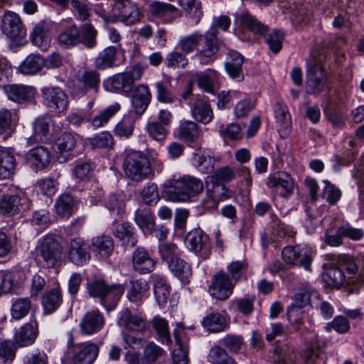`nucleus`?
I'll use <instances>...</instances> for the list:
<instances>
[{"mask_svg": "<svg viewBox=\"0 0 364 364\" xmlns=\"http://www.w3.org/2000/svg\"><path fill=\"white\" fill-rule=\"evenodd\" d=\"M149 284L144 279L131 280L127 292V298L136 306H140L149 296Z\"/></svg>", "mask_w": 364, "mask_h": 364, "instance_id": "412c9836", "label": "nucleus"}, {"mask_svg": "<svg viewBox=\"0 0 364 364\" xmlns=\"http://www.w3.org/2000/svg\"><path fill=\"white\" fill-rule=\"evenodd\" d=\"M217 33L215 28H210L205 33H200L198 48L193 57L200 65H208L216 60L220 47Z\"/></svg>", "mask_w": 364, "mask_h": 364, "instance_id": "20e7f679", "label": "nucleus"}, {"mask_svg": "<svg viewBox=\"0 0 364 364\" xmlns=\"http://www.w3.org/2000/svg\"><path fill=\"white\" fill-rule=\"evenodd\" d=\"M98 353L99 345L87 342L70 345L66 356L73 364H92Z\"/></svg>", "mask_w": 364, "mask_h": 364, "instance_id": "1a4fd4ad", "label": "nucleus"}, {"mask_svg": "<svg viewBox=\"0 0 364 364\" xmlns=\"http://www.w3.org/2000/svg\"><path fill=\"white\" fill-rule=\"evenodd\" d=\"M121 49V45L110 46L100 51L95 60L97 69L104 70L112 68L116 64L117 52Z\"/></svg>", "mask_w": 364, "mask_h": 364, "instance_id": "c85d7f7f", "label": "nucleus"}, {"mask_svg": "<svg viewBox=\"0 0 364 364\" xmlns=\"http://www.w3.org/2000/svg\"><path fill=\"white\" fill-rule=\"evenodd\" d=\"M282 255L286 263L299 265L306 270H311L312 251L310 247L306 245L287 246L284 247Z\"/></svg>", "mask_w": 364, "mask_h": 364, "instance_id": "9d476101", "label": "nucleus"}, {"mask_svg": "<svg viewBox=\"0 0 364 364\" xmlns=\"http://www.w3.org/2000/svg\"><path fill=\"white\" fill-rule=\"evenodd\" d=\"M185 242L188 248L203 259H207L211 253L209 237L200 228H194L186 235Z\"/></svg>", "mask_w": 364, "mask_h": 364, "instance_id": "9b49d317", "label": "nucleus"}, {"mask_svg": "<svg viewBox=\"0 0 364 364\" xmlns=\"http://www.w3.org/2000/svg\"><path fill=\"white\" fill-rule=\"evenodd\" d=\"M77 82L79 85L76 89V94L84 95L89 90L97 93L100 85V75L95 70H85L78 75Z\"/></svg>", "mask_w": 364, "mask_h": 364, "instance_id": "aec40b11", "label": "nucleus"}, {"mask_svg": "<svg viewBox=\"0 0 364 364\" xmlns=\"http://www.w3.org/2000/svg\"><path fill=\"white\" fill-rule=\"evenodd\" d=\"M202 326L209 332L218 333L228 327L226 318L220 312H212L203 318Z\"/></svg>", "mask_w": 364, "mask_h": 364, "instance_id": "f704fd0d", "label": "nucleus"}, {"mask_svg": "<svg viewBox=\"0 0 364 364\" xmlns=\"http://www.w3.org/2000/svg\"><path fill=\"white\" fill-rule=\"evenodd\" d=\"M47 29L43 23L36 24L31 33L32 43L43 50H47L49 45V38L47 36Z\"/></svg>", "mask_w": 364, "mask_h": 364, "instance_id": "864d4df0", "label": "nucleus"}, {"mask_svg": "<svg viewBox=\"0 0 364 364\" xmlns=\"http://www.w3.org/2000/svg\"><path fill=\"white\" fill-rule=\"evenodd\" d=\"M77 140L75 136L69 132L63 133L55 144V148L57 153L69 156L76 146ZM64 156V161H65Z\"/></svg>", "mask_w": 364, "mask_h": 364, "instance_id": "49530a36", "label": "nucleus"}, {"mask_svg": "<svg viewBox=\"0 0 364 364\" xmlns=\"http://www.w3.org/2000/svg\"><path fill=\"white\" fill-rule=\"evenodd\" d=\"M116 238L122 242V245L126 247H133L137 243V237L134 227L127 222L119 224L114 232Z\"/></svg>", "mask_w": 364, "mask_h": 364, "instance_id": "7c9ffc66", "label": "nucleus"}, {"mask_svg": "<svg viewBox=\"0 0 364 364\" xmlns=\"http://www.w3.org/2000/svg\"><path fill=\"white\" fill-rule=\"evenodd\" d=\"M169 270L183 284L189 283L192 275V269L189 264L182 259L180 256L168 264Z\"/></svg>", "mask_w": 364, "mask_h": 364, "instance_id": "c9c22d12", "label": "nucleus"}, {"mask_svg": "<svg viewBox=\"0 0 364 364\" xmlns=\"http://www.w3.org/2000/svg\"><path fill=\"white\" fill-rule=\"evenodd\" d=\"M186 16L198 23L203 16L202 4L199 0H178Z\"/></svg>", "mask_w": 364, "mask_h": 364, "instance_id": "603ef678", "label": "nucleus"}, {"mask_svg": "<svg viewBox=\"0 0 364 364\" xmlns=\"http://www.w3.org/2000/svg\"><path fill=\"white\" fill-rule=\"evenodd\" d=\"M154 293L156 300L160 306H164L170 295V287L166 279L159 274L153 276Z\"/></svg>", "mask_w": 364, "mask_h": 364, "instance_id": "4c0bfd02", "label": "nucleus"}, {"mask_svg": "<svg viewBox=\"0 0 364 364\" xmlns=\"http://www.w3.org/2000/svg\"><path fill=\"white\" fill-rule=\"evenodd\" d=\"M62 294L60 289L54 288L46 293L43 297L42 305L44 311L50 314L55 311L62 303Z\"/></svg>", "mask_w": 364, "mask_h": 364, "instance_id": "c03bdc74", "label": "nucleus"}, {"mask_svg": "<svg viewBox=\"0 0 364 364\" xmlns=\"http://www.w3.org/2000/svg\"><path fill=\"white\" fill-rule=\"evenodd\" d=\"M58 45L63 49H70L80 44V30L75 25L61 31L57 39Z\"/></svg>", "mask_w": 364, "mask_h": 364, "instance_id": "473e14b6", "label": "nucleus"}, {"mask_svg": "<svg viewBox=\"0 0 364 364\" xmlns=\"http://www.w3.org/2000/svg\"><path fill=\"white\" fill-rule=\"evenodd\" d=\"M200 130L196 122L186 121L178 127V137L182 140L193 142L200 136Z\"/></svg>", "mask_w": 364, "mask_h": 364, "instance_id": "5fc2aeb1", "label": "nucleus"}, {"mask_svg": "<svg viewBox=\"0 0 364 364\" xmlns=\"http://www.w3.org/2000/svg\"><path fill=\"white\" fill-rule=\"evenodd\" d=\"M32 203L26 197L16 195H4L0 198V212L9 216L14 215L20 211L26 212L31 208Z\"/></svg>", "mask_w": 364, "mask_h": 364, "instance_id": "4468645a", "label": "nucleus"}, {"mask_svg": "<svg viewBox=\"0 0 364 364\" xmlns=\"http://www.w3.org/2000/svg\"><path fill=\"white\" fill-rule=\"evenodd\" d=\"M95 168V164L90 161H78L72 170V176L77 182L88 181Z\"/></svg>", "mask_w": 364, "mask_h": 364, "instance_id": "a18cd8bd", "label": "nucleus"}, {"mask_svg": "<svg viewBox=\"0 0 364 364\" xmlns=\"http://www.w3.org/2000/svg\"><path fill=\"white\" fill-rule=\"evenodd\" d=\"M16 161L14 153L9 149H0V179L9 178L15 171Z\"/></svg>", "mask_w": 364, "mask_h": 364, "instance_id": "2f4dec72", "label": "nucleus"}, {"mask_svg": "<svg viewBox=\"0 0 364 364\" xmlns=\"http://www.w3.org/2000/svg\"><path fill=\"white\" fill-rule=\"evenodd\" d=\"M90 245L93 252L101 258H107L110 256L114 248L112 237L105 235L93 237Z\"/></svg>", "mask_w": 364, "mask_h": 364, "instance_id": "c756f323", "label": "nucleus"}, {"mask_svg": "<svg viewBox=\"0 0 364 364\" xmlns=\"http://www.w3.org/2000/svg\"><path fill=\"white\" fill-rule=\"evenodd\" d=\"M208 360L212 364H233L235 360L227 353L225 349L215 346L209 351Z\"/></svg>", "mask_w": 364, "mask_h": 364, "instance_id": "0e129e2a", "label": "nucleus"}, {"mask_svg": "<svg viewBox=\"0 0 364 364\" xmlns=\"http://www.w3.org/2000/svg\"><path fill=\"white\" fill-rule=\"evenodd\" d=\"M43 103L52 111L63 112L68 105V97L58 87H43L41 89Z\"/></svg>", "mask_w": 364, "mask_h": 364, "instance_id": "ddd939ff", "label": "nucleus"}, {"mask_svg": "<svg viewBox=\"0 0 364 364\" xmlns=\"http://www.w3.org/2000/svg\"><path fill=\"white\" fill-rule=\"evenodd\" d=\"M105 324L103 314L99 309H92L87 311L80 323L81 334L92 336L100 331Z\"/></svg>", "mask_w": 364, "mask_h": 364, "instance_id": "2eb2a0df", "label": "nucleus"}, {"mask_svg": "<svg viewBox=\"0 0 364 364\" xmlns=\"http://www.w3.org/2000/svg\"><path fill=\"white\" fill-rule=\"evenodd\" d=\"M26 159L35 171L43 170L50 162V154L44 146L31 149L26 154Z\"/></svg>", "mask_w": 364, "mask_h": 364, "instance_id": "393cba45", "label": "nucleus"}, {"mask_svg": "<svg viewBox=\"0 0 364 364\" xmlns=\"http://www.w3.org/2000/svg\"><path fill=\"white\" fill-rule=\"evenodd\" d=\"M142 202L146 205H155L160 200L159 188L156 183H146L140 192Z\"/></svg>", "mask_w": 364, "mask_h": 364, "instance_id": "052dcab7", "label": "nucleus"}, {"mask_svg": "<svg viewBox=\"0 0 364 364\" xmlns=\"http://www.w3.org/2000/svg\"><path fill=\"white\" fill-rule=\"evenodd\" d=\"M243 63L244 58L239 52L231 50L228 53L225 68L229 76L237 82L244 80Z\"/></svg>", "mask_w": 364, "mask_h": 364, "instance_id": "b1692460", "label": "nucleus"}, {"mask_svg": "<svg viewBox=\"0 0 364 364\" xmlns=\"http://www.w3.org/2000/svg\"><path fill=\"white\" fill-rule=\"evenodd\" d=\"M148 14L151 18L159 19L164 23H171L182 16L176 6L160 1H154L149 5Z\"/></svg>", "mask_w": 364, "mask_h": 364, "instance_id": "f8f14e48", "label": "nucleus"}, {"mask_svg": "<svg viewBox=\"0 0 364 364\" xmlns=\"http://www.w3.org/2000/svg\"><path fill=\"white\" fill-rule=\"evenodd\" d=\"M45 63L44 58L39 55L31 54L21 63L19 70L25 75H33L39 72Z\"/></svg>", "mask_w": 364, "mask_h": 364, "instance_id": "de8ad7c7", "label": "nucleus"}, {"mask_svg": "<svg viewBox=\"0 0 364 364\" xmlns=\"http://www.w3.org/2000/svg\"><path fill=\"white\" fill-rule=\"evenodd\" d=\"M63 257L61 245L52 236L47 235L35 248L36 261L45 268H53Z\"/></svg>", "mask_w": 364, "mask_h": 364, "instance_id": "7ed1b4c3", "label": "nucleus"}, {"mask_svg": "<svg viewBox=\"0 0 364 364\" xmlns=\"http://www.w3.org/2000/svg\"><path fill=\"white\" fill-rule=\"evenodd\" d=\"M267 186L274 188L282 198H288L294 190V181L287 172H277L269 176L267 181Z\"/></svg>", "mask_w": 364, "mask_h": 364, "instance_id": "f3484780", "label": "nucleus"}, {"mask_svg": "<svg viewBox=\"0 0 364 364\" xmlns=\"http://www.w3.org/2000/svg\"><path fill=\"white\" fill-rule=\"evenodd\" d=\"M164 64L168 68H185L188 64V59L183 52L175 48L166 55Z\"/></svg>", "mask_w": 364, "mask_h": 364, "instance_id": "bf43d9fd", "label": "nucleus"}, {"mask_svg": "<svg viewBox=\"0 0 364 364\" xmlns=\"http://www.w3.org/2000/svg\"><path fill=\"white\" fill-rule=\"evenodd\" d=\"M270 358L272 364H293L296 356L291 347L283 345L275 347Z\"/></svg>", "mask_w": 364, "mask_h": 364, "instance_id": "79ce46f5", "label": "nucleus"}, {"mask_svg": "<svg viewBox=\"0 0 364 364\" xmlns=\"http://www.w3.org/2000/svg\"><path fill=\"white\" fill-rule=\"evenodd\" d=\"M117 323L130 331L143 332L146 328L145 319L137 314H134L129 309L119 312Z\"/></svg>", "mask_w": 364, "mask_h": 364, "instance_id": "4be33fe9", "label": "nucleus"}, {"mask_svg": "<svg viewBox=\"0 0 364 364\" xmlns=\"http://www.w3.org/2000/svg\"><path fill=\"white\" fill-rule=\"evenodd\" d=\"M306 92L309 95H318L326 86L327 74L321 63L313 59L307 64Z\"/></svg>", "mask_w": 364, "mask_h": 364, "instance_id": "0eeeda50", "label": "nucleus"}, {"mask_svg": "<svg viewBox=\"0 0 364 364\" xmlns=\"http://www.w3.org/2000/svg\"><path fill=\"white\" fill-rule=\"evenodd\" d=\"M121 109V105L118 102H115L102 112H99L95 117H92V114L91 113V125L95 129H98L105 127L109 119L114 116Z\"/></svg>", "mask_w": 364, "mask_h": 364, "instance_id": "58836bf2", "label": "nucleus"}, {"mask_svg": "<svg viewBox=\"0 0 364 364\" xmlns=\"http://www.w3.org/2000/svg\"><path fill=\"white\" fill-rule=\"evenodd\" d=\"M112 11V15L106 21H121L127 25L134 24L139 21V9L131 0H115Z\"/></svg>", "mask_w": 364, "mask_h": 364, "instance_id": "423d86ee", "label": "nucleus"}, {"mask_svg": "<svg viewBox=\"0 0 364 364\" xmlns=\"http://www.w3.org/2000/svg\"><path fill=\"white\" fill-rule=\"evenodd\" d=\"M31 300L26 298L16 299L12 304L11 314L13 318L16 320L25 317L31 309Z\"/></svg>", "mask_w": 364, "mask_h": 364, "instance_id": "e2e57ef3", "label": "nucleus"}, {"mask_svg": "<svg viewBox=\"0 0 364 364\" xmlns=\"http://www.w3.org/2000/svg\"><path fill=\"white\" fill-rule=\"evenodd\" d=\"M166 355V351L154 341L146 342L143 346V360L147 364H156Z\"/></svg>", "mask_w": 364, "mask_h": 364, "instance_id": "ea45409f", "label": "nucleus"}, {"mask_svg": "<svg viewBox=\"0 0 364 364\" xmlns=\"http://www.w3.org/2000/svg\"><path fill=\"white\" fill-rule=\"evenodd\" d=\"M55 209L58 216L69 218L76 209V202L70 194L63 193L57 198Z\"/></svg>", "mask_w": 364, "mask_h": 364, "instance_id": "72a5a7b5", "label": "nucleus"}, {"mask_svg": "<svg viewBox=\"0 0 364 364\" xmlns=\"http://www.w3.org/2000/svg\"><path fill=\"white\" fill-rule=\"evenodd\" d=\"M235 284L227 272L220 270L211 277L208 292L210 296L218 301H225L233 293Z\"/></svg>", "mask_w": 364, "mask_h": 364, "instance_id": "6e6552de", "label": "nucleus"}, {"mask_svg": "<svg viewBox=\"0 0 364 364\" xmlns=\"http://www.w3.org/2000/svg\"><path fill=\"white\" fill-rule=\"evenodd\" d=\"M152 326L158 336L166 344L171 343V334L168 328V321L160 316H155L151 321Z\"/></svg>", "mask_w": 364, "mask_h": 364, "instance_id": "69168bd1", "label": "nucleus"}, {"mask_svg": "<svg viewBox=\"0 0 364 364\" xmlns=\"http://www.w3.org/2000/svg\"><path fill=\"white\" fill-rule=\"evenodd\" d=\"M2 31L13 40H21L26 34L20 17L12 11L6 12L1 21Z\"/></svg>", "mask_w": 364, "mask_h": 364, "instance_id": "dca6fc26", "label": "nucleus"}, {"mask_svg": "<svg viewBox=\"0 0 364 364\" xmlns=\"http://www.w3.org/2000/svg\"><path fill=\"white\" fill-rule=\"evenodd\" d=\"M51 119L48 117L37 118L33 122V134L27 139V144L31 146L35 143H44L48 139Z\"/></svg>", "mask_w": 364, "mask_h": 364, "instance_id": "a878e982", "label": "nucleus"}, {"mask_svg": "<svg viewBox=\"0 0 364 364\" xmlns=\"http://www.w3.org/2000/svg\"><path fill=\"white\" fill-rule=\"evenodd\" d=\"M248 263L246 260H237L230 262L227 266L228 274L236 284L247 270Z\"/></svg>", "mask_w": 364, "mask_h": 364, "instance_id": "338daca9", "label": "nucleus"}, {"mask_svg": "<svg viewBox=\"0 0 364 364\" xmlns=\"http://www.w3.org/2000/svg\"><path fill=\"white\" fill-rule=\"evenodd\" d=\"M87 292L90 297L99 299L107 311L113 310L124 292L120 284H109L103 279H95L87 284Z\"/></svg>", "mask_w": 364, "mask_h": 364, "instance_id": "f03ea898", "label": "nucleus"}, {"mask_svg": "<svg viewBox=\"0 0 364 364\" xmlns=\"http://www.w3.org/2000/svg\"><path fill=\"white\" fill-rule=\"evenodd\" d=\"M200 33V31H195L190 35L181 38L176 46V48L183 52L186 55L197 50Z\"/></svg>", "mask_w": 364, "mask_h": 364, "instance_id": "4d7b16f0", "label": "nucleus"}, {"mask_svg": "<svg viewBox=\"0 0 364 364\" xmlns=\"http://www.w3.org/2000/svg\"><path fill=\"white\" fill-rule=\"evenodd\" d=\"M156 261L151 257L148 250L143 247H137L132 255L133 269L139 274H148L154 271Z\"/></svg>", "mask_w": 364, "mask_h": 364, "instance_id": "6ab92c4d", "label": "nucleus"}, {"mask_svg": "<svg viewBox=\"0 0 364 364\" xmlns=\"http://www.w3.org/2000/svg\"><path fill=\"white\" fill-rule=\"evenodd\" d=\"M237 20L243 27L256 35H264L267 31V26L248 12L240 14Z\"/></svg>", "mask_w": 364, "mask_h": 364, "instance_id": "37998d69", "label": "nucleus"}, {"mask_svg": "<svg viewBox=\"0 0 364 364\" xmlns=\"http://www.w3.org/2000/svg\"><path fill=\"white\" fill-rule=\"evenodd\" d=\"M8 98L18 103L31 100L35 95V88L23 85H10L4 87Z\"/></svg>", "mask_w": 364, "mask_h": 364, "instance_id": "bb28decb", "label": "nucleus"}, {"mask_svg": "<svg viewBox=\"0 0 364 364\" xmlns=\"http://www.w3.org/2000/svg\"><path fill=\"white\" fill-rule=\"evenodd\" d=\"M191 115L197 122L204 124L210 123L213 118V111L210 103L205 99L198 97L190 105Z\"/></svg>", "mask_w": 364, "mask_h": 364, "instance_id": "5701e85b", "label": "nucleus"}, {"mask_svg": "<svg viewBox=\"0 0 364 364\" xmlns=\"http://www.w3.org/2000/svg\"><path fill=\"white\" fill-rule=\"evenodd\" d=\"M18 117L15 112L7 109L0 110V135L10 136L15 129Z\"/></svg>", "mask_w": 364, "mask_h": 364, "instance_id": "a19ab883", "label": "nucleus"}, {"mask_svg": "<svg viewBox=\"0 0 364 364\" xmlns=\"http://www.w3.org/2000/svg\"><path fill=\"white\" fill-rule=\"evenodd\" d=\"M204 189L201 180L185 176L174 182V184L169 187L167 194L173 201H186L191 197L195 196Z\"/></svg>", "mask_w": 364, "mask_h": 364, "instance_id": "39448f33", "label": "nucleus"}, {"mask_svg": "<svg viewBox=\"0 0 364 364\" xmlns=\"http://www.w3.org/2000/svg\"><path fill=\"white\" fill-rule=\"evenodd\" d=\"M277 124L279 127V131L283 130L287 134L290 128L291 120L287 105L282 102H277L274 107Z\"/></svg>", "mask_w": 364, "mask_h": 364, "instance_id": "3c124183", "label": "nucleus"}, {"mask_svg": "<svg viewBox=\"0 0 364 364\" xmlns=\"http://www.w3.org/2000/svg\"><path fill=\"white\" fill-rule=\"evenodd\" d=\"M134 220L137 225L146 232H152L156 225L153 214L146 209L136 210Z\"/></svg>", "mask_w": 364, "mask_h": 364, "instance_id": "6e6d98bb", "label": "nucleus"}, {"mask_svg": "<svg viewBox=\"0 0 364 364\" xmlns=\"http://www.w3.org/2000/svg\"><path fill=\"white\" fill-rule=\"evenodd\" d=\"M38 336V325L35 323H26L14 334V342L20 347L32 345Z\"/></svg>", "mask_w": 364, "mask_h": 364, "instance_id": "cd10ccee", "label": "nucleus"}, {"mask_svg": "<svg viewBox=\"0 0 364 364\" xmlns=\"http://www.w3.org/2000/svg\"><path fill=\"white\" fill-rule=\"evenodd\" d=\"M122 168L125 176L136 183L153 178L155 175L148 156L139 151H130L125 154Z\"/></svg>", "mask_w": 364, "mask_h": 364, "instance_id": "f257e3e1", "label": "nucleus"}, {"mask_svg": "<svg viewBox=\"0 0 364 364\" xmlns=\"http://www.w3.org/2000/svg\"><path fill=\"white\" fill-rule=\"evenodd\" d=\"M108 82L112 90L117 92L128 94L133 90L134 85L126 72L114 75L108 80Z\"/></svg>", "mask_w": 364, "mask_h": 364, "instance_id": "09e8293b", "label": "nucleus"}, {"mask_svg": "<svg viewBox=\"0 0 364 364\" xmlns=\"http://www.w3.org/2000/svg\"><path fill=\"white\" fill-rule=\"evenodd\" d=\"M219 73L213 69H208L196 74L197 85L208 93H214V85L217 82Z\"/></svg>", "mask_w": 364, "mask_h": 364, "instance_id": "e433bc0d", "label": "nucleus"}, {"mask_svg": "<svg viewBox=\"0 0 364 364\" xmlns=\"http://www.w3.org/2000/svg\"><path fill=\"white\" fill-rule=\"evenodd\" d=\"M314 291L312 288L303 287L297 289L292 298L291 304L301 309L311 304V298Z\"/></svg>", "mask_w": 364, "mask_h": 364, "instance_id": "774afa93", "label": "nucleus"}, {"mask_svg": "<svg viewBox=\"0 0 364 364\" xmlns=\"http://www.w3.org/2000/svg\"><path fill=\"white\" fill-rule=\"evenodd\" d=\"M89 248L90 245L84 239L81 237L72 239L68 245L69 259L78 266L85 264L90 259Z\"/></svg>", "mask_w": 364, "mask_h": 364, "instance_id": "a211bd4d", "label": "nucleus"}, {"mask_svg": "<svg viewBox=\"0 0 364 364\" xmlns=\"http://www.w3.org/2000/svg\"><path fill=\"white\" fill-rule=\"evenodd\" d=\"M16 343L11 340H4L0 343V363L11 364L15 359L17 351Z\"/></svg>", "mask_w": 364, "mask_h": 364, "instance_id": "13d9d810", "label": "nucleus"}, {"mask_svg": "<svg viewBox=\"0 0 364 364\" xmlns=\"http://www.w3.org/2000/svg\"><path fill=\"white\" fill-rule=\"evenodd\" d=\"M173 336L176 348L172 352V360L173 364H188V350L182 343L179 336V331L174 330Z\"/></svg>", "mask_w": 364, "mask_h": 364, "instance_id": "680f3d73", "label": "nucleus"}, {"mask_svg": "<svg viewBox=\"0 0 364 364\" xmlns=\"http://www.w3.org/2000/svg\"><path fill=\"white\" fill-rule=\"evenodd\" d=\"M80 44L82 43L85 47L92 49L97 46L98 32L90 23H85L80 26Z\"/></svg>", "mask_w": 364, "mask_h": 364, "instance_id": "8fccbe9b", "label": "nucleus"}]
</instances>
